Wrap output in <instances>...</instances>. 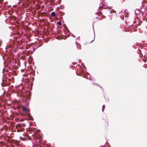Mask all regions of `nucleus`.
Listing matches in <instances>:
<instances>
[{"label": "nucleus", "mask_w": 147, "mask_h": 147, "mask_svg": "<svg viewBox=\"0 0 147 147\" xmlns=\"http://www.w3.org/2000/svg\"><path fill=\"white\" fill-rule=\"evenodd\" d=\"M57 24L58 25H61V22L60 21L58 22H57Z\"/></svg>", "instance_id": "423d86ee"}, {"label": "nucleus", "mask_w": 147, "mask_h": 147, "mask_svg": "<svg viewBox=\"0 0 147 147\" xmlns=\"http://www.w3.org/2000/svg\"><path fill=\"white\" fill-rule=\"evenodd\" d=\"M141 55H142V59L143 61L144 62H146L147 60V59L144 56V57H143V55L141 53Z\"/></svg>", "instance_id": "7ed1b4c3"}, {"label": "nucleus", "mask_w": 147, "mask_h": 147, "mask_svg": "<svg viewBox=\"0 0 147 147\" xmlns=\"http://www.w3.org/2000/svg\"><path fill=\"white\" fill-rule=\"evenodd\" d=\"M51 15L53 17H55L56 16V13L54 12H52L51 13Z\"/></svg>", "instance_id": "20e7f679"}, {"label": "nucleus", "mask_w": 147, "mask_h": 147, "mask_svg": "<svg viewBox=\"0 0 147 147\" xmlns=\"http://www.w3.org/2000/svg\"><path fill=\"white\" fill-rule=\"evenodd\" d=\"M108 121H106L105 122V126H108Z\"/></svg>", "instance_id": "39448f33"}, {"label": "nucleus", "mask_w": 147, "mask_h": 147, "mask_svg": "<svg viewBox=\"0 0 147 147\" xmlns=\"http://www.w3.org/2000/svg\"><path fill=\"white\" fill-rule=\"evenodd\" d=\"M105 107V105H103L102 107V111H103V109L104 107Z\"/></svg>", "instance_id": "1a4fd4ad"}, {"label": "nucleus", "mask_w": 147, "mask_h": 147, "mask_svg": "<svg viewBox=\"0 0 147 147\" xmlns=\"http://www.w3.org/2000/svg\"><path fill=\"white\" fill-rule=\"evenodd\" d=\"M144 66L145 68L147 67V64H145L144 65Z\"/></svg>", "instance_id": "0eeeda50"}, {"label": "nucleus", "mask_w": 147, "mask_h": 147, "mask_svg": "<svg viewBox=\"0 0 147 147\" xmlns=\"http://www.w3.org/2000/svg\"><path fill=\"white\" fill-rule=\"evenodd\" d=\"M22 109L23 113L22 114V115L25 116V118L27 120H32L33 119L32 117L31 116L30 114L29 113V109H27L24 106L22 107Z\"/></svg>", "instance_id": "f257e3e1"}, {"label": "nucleus", "mask_w": 147, "mask_h": 147, "mask_svg": "<svg viewBox=\"0 0 147 147\" xmlns=\"http://www.w3.org/2000/svg\"><path fill=\"white\" fill-rule=\"evenodd\" d=\"M21 126L20 124H18V125H16V127L18 126L19 127H20Z\"/></svg>", "instance_id": "6e6552de"}, {"label": "nucleus", "mask_w": 147, "mask_h": 147, "mask_svg": "<svg viewBox=\"0 0 147 147\" xmlns=\"http://www.w3.org/2000/svg\"><path fill=\"white\" fill-rule=\"evenodd\" d=\"M92 37H90L88 39V42H89L90 43H91V42H92L94 40V38L93 36H92Z\"/></svg>", "instance_id": "f03ea898"}]
</instances>
